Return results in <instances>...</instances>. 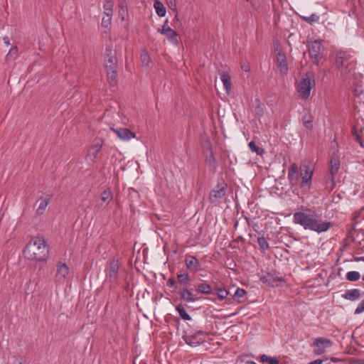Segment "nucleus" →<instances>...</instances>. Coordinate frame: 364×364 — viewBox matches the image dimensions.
Segmentation results:
<instances>
[{"label":"nucleus","instance_id":"obj_1","mask_svg":"<svg viewBox=\"0 0 364 364\" xmlns=\"http://www.w3.org/2000/svg\"><path fill=\"white\" fill-rule=\"evenodd\" d=\"M294 222L304 227L305 230L318 233L326 232L331 227L329 222L323 221L314 212H296L294 214Z\"/></svg>","mask_w":364,"mask_h":364},{"label":"nucleus","instance_id":"obj_2","mask_svg":"<svg viewBox=\"0 0 364 364\" xmlns=\"http://www.w3.org/2000/svg\"><path fill=\"white\" fill-rule=\"evenodd\" d=\"M314 173V168L309 163H304L301 165L300 174L299 168L296 164L290 166L288 171V178L292 184H297L299 176L301 178L300 187L304 190H309L311 187V181Z\"/></svg>","mask_w":364,"mask_h":364},{"label":"nucleus","instance_id":"obj_3","mask_svg":"<svg viewBox=\"0 0 364 364\" xmlns=\"http://www.w3.org/2000/svg\"><path fill=\"white\" fill-rule=\"evenodd\" d=\"M23 254L29 260L43 262L47 259L48 247L43 238L35 237L26 245Z\"/></svg>","mask_w":364,"mask_h":364},{"label":"nucleus","instance_id":"obj_4","mask_svg":"<svg viewBox=\"0 0 364 364\" xmlns=\"http://www.w3.org/2000/svg\"><path fill=\"white\" fill-rule=\"evenodd\" d=\"M104 61L109 83L110 86H115L117 77V58L113 51L112 46H108L106 47Z\"/></svg>","mask_w":364,"mask_h":364},{"label":"nucleus","instance_id":"obj_5","mask_svg":"<svg viewBox=\"0 0 364 364\" xmlns=\"http://www.w3.org/2000/svg\"><path fill=\"white\" fill-rule=\"evenodd\" d=\"M314 75L311 73L302 76L297 85V91L301 99L306 100L310 97L311 90L314 86Z\"/></svg>","mask_w":364,"mask_h":364},{"label":"nucleus","instance_id":"obj_6","mask_svg":"<svg viewBox=\"0 0 364 364\" xmlns=\"http://www.w3.org/2000/svg\"><path fill=\"white\" fill-rule=\"evenodd\" d=\"M323 48L321 46L320 41H311L309 43V53L312 62L318 65L321 60L323 58Z\"/></svg>","mask_w":364,"mask_h":364},{"label":"nucleus","instance_id":"obj_7","mask_svg":"<svg viewBox=\"0 0 364 364\" xmlns=\"http://www.w3.org/2000/svg\"><path fill=\"white\" fill-rule=\"evenodd\" d=\"M119 259L112 258L109 262V267L106 270L107 281L111 284H117L119 278Z\"/></svg>","mask_w":364,"mask_h":364},{"label":"nucleus","instance_id":"obj_8","mask_svg":"<svg viewBox=\"0 0 364 364\" xmlns=\"http://www.w3.org/2000/svg\"><path fill=\"white\" fill-rule=\"evenodd\" d=\"M201 144L205 154V161L210 167L213 169L215 168V159L213 158V154L212 150V145L210 139L206 135L201 136Z\"/></svg>","mask_w":364,"mask_h":364},{"label":"nucleus","instance_id":"obj_9","mask_svg":"<svg viewBox=\"0 0 364 364\" xmlns=\"http://www.w3.org/2000/svg\"><path fill=\"white\" fill-rule=\"evenodd\" d=\"M331 346V340L326 338H317L313 342L314 353L317 355H321Z\"/></svg>","mask_w":364,"mask_h":364},{"label":"nucleus","instance_id":"obj_10","mask_svg":"<svg viewBox=\"0 0 364 364\" xmlns=\"http://www.w3.org/2000/svg\"><path fill=\"white\" fill-rule=\"evenodd\" d=\"M246 294V291L242 289L235 287V286L229 287V295L232 296V302L237 304L245 302L247 299Z\"/></svg>","mask_w":364,"mask_h":364},{"label":"nucleus","instance_id":"obj_11","mask_svg":"<svg viewBox=\"0 0 364 364\" xmlns=\"http://www.w3.org/2000/svg\"><path fill=\"white\" fill-rule=\"evenodd\" d=\"M69 273V268L65 263L58 262L56 265L55 283L63 284Z\"/></svg>","mask_w":364,"mask_h":364},{"label":"nucleus","instance_id":"obj_12","mask_svg":"<svg viewBox=\"0 0 364 364\" xmlns=\"http://www.w3.org/2000/svg\"><path fill=\"white\" fill-rule=\"evenodd\" d=\"M183 339L187 344L191 346H197L204 342L205 334L203 331H198L193 334L186 335L183 336Z\"/></svg>","mask_w":364,"mask_h":364},{"label":"nucleus","instance_id":"obj_13","mask_svg":"<svg viewBox=\"0 0 364 364\" xmlns=\"http://www.w3.org/2000/svg\"><path fill=\"white\" fill-rule=\"evenodd\" d=\"M227 184L222 183L218 184L210 193V200L212 203L216 202L225 195Z\"/></svg>","mask_w":364,"mask_h":364},{"label":"nucleus","instance_id":"obj_14","mask_svg":"<svg viewBox=\"0 0 364 364\" xmlns=\"http://www.w3.org/2000/svg\"><path fill=\"white\" fill-rule=\"evenodd\" d=\"M340 168V161L337 156H333L330 162V174L331 179L328 184H329L330 189H332L334 186V176L338 173Z\"/></svg>","mask_w":364,"mask_h":364},{"label":"nucleus","instance_id":"obj_15","mask_svg":"<svg viewBox=\"0 0 364 364\" xmlns=\"http://www.w3.org/2000/svg\"><path fill=\"white\" fill-rule=\"evenodd\" d=\"M111 129L117 135V136L122 140H129L131 139L135 138L136 134L134 132L130 131L127 128H111Z\"/></svg>","mask_w":364,"mask_h":364},{"label":"nucleus","instance_id":"obj_16","mask_svg":"<svg viewBox=\"0 0 364 364\" xmlns=\"http://www.w3.org/2000/svg\"><path fill=\"white\" fill-rule=\"evenodd\" d=\"M277 63L279 72L283 75L286 74L288 70L287 59L281 51L277 53Z\"/></svg>","mask_w":364,"mask_h":364},{"label":"nucleus","instance_id":"obj_17","mask_svg":"<svg viewBox=\"0 0 364 364\" xmlns=\"http://www.w3.org/2000/svg\"><path fill=\"white\" fill-rule=\"evenodd\" d=\"M185 262L187 268L193 272H197L200 269V264L194 256L187 255L185 258Z\"/></svg>","mask_w":364,"mask_h":364},{"label":"nucleus","instance_id":"obj_18","mask_svg":"<svg viewBox=\"0 0 364 364\" xmlns=\"http://www.w3.org/2000/svg\"><path fill=\"white\" fill-rule=\"evenodd\" d=\"M161 34L165 35L170 41H176L177 33L168 26V20H166L161 29L158 30Z\"/></svg>","mask_w":364,"mask_h":364},{"label":"nucleus","instance_id":"obj_19","mask_svg":"<svg viewBox=\"0 0 364 364\" xmlns=\"http://www.w3.org/2000/svg\"><path fill=\"white\" fill-rule=\"evenodd\" d=\"M220 235L217 241V252L219 255L227 257L228 256V242Z\"/></svg>","mask_w":364,"mask_h":364},{"label":"nucleus","instance_id":"obj_20","mask_svg":"<svg viewBox=\"0 0 364 364\" xmlns=\"http://www.w3.org/2000/svg\"><path fill=\"white\" fill-rule=\"evenodd\" d=\"M102 147V143H97L91 146L89 149L87 157L91 161H95L97 157L98 154L101 151Z\"/></svg>","mask_w":364,"mask_h":364},{"label":"nucleus","instance_id":"obj_21","mask_svg":"<svg viewBox=\"0 0 364 364\" xmlns=\"http://www.w3.org/2000/svg\"><path fill=\"white\" fill-rule=\"evenodd\" d=\"M181 299L187 302H194L197 300V298L194 296L191 291L187 287H183L179 291Z\"/></svg>","mask_w":364,"mask_h":364},{"label":"nucleus","instance_id":"obj_22","mask_svg":"<svg viewBox=\"0 0 364 364\" xmlns=\"http://www.w3.org/2000/svg\"><path fill=\"white\" fill-rule=\"evenodd\" d=\"M50 197L49 196H46V197H41L37 203H39V205H38V207L36 210V213L38 215H43L47 205H48L49 202H50Z\"/></svg>","mask_w":364,"mask_h":364},{"label":"nucleus","instance_id":"obj_23","mask_svg":"<svg viewBox=\"0 0 364 364\" xmlns=\"http://www.w3.org/2000/svg\"><path fill=\"white\" fill-rule=\"evenodd\" d=\"M218 85H222L223 90L225 91L226 93H228V74L225 73V72L220 73V79ZM215 87L218 93L220 95L217 80H215Z\"/></svg>","mask_w":364,"mask_h":364},{"label":"nucleus","instance_id":"obj_24","mask_svg":"<svg viewBox=\"0 0 364 364\" xmlns=\"http://www.w3.org/2000/svg\"><path fill=\"white\" fill-rule=\"evenodd\" d=\"M349 57L350 56L343 51L338 52L336 60V65L338 68L345 66V63L349 59Z\"/></svg>","mask_w":364,"mask_h":364},{"label":"nucleus","instance_id":"obj_25","mask_svg":"<svg viewBox=\"0 0 364 364\" xmlns=\"http://www.w3.org/2000/svg\"><path fill=\"white\" fill-rule=\"evenodd\" d=\"M119 16L123 21L125 19V16H128V9L125 0H120L119 4Z\"/></svg>","mask_w":364,"mask_h":364},{"label":"nucleus","instance_id":"obj_26","mask_svg":"<svg viewBox=\"0 0 364 364\" xmlns=\"http://www.w3.org/2000/svg\"><path fill=\"white\" fill-rule=\"evenodd\" d=\"M154 7L159 16L164 17L166 15V10L162 2L156 0L154 4Z\"/></svg>","mask_w":364,"mask_h":364},{"label":"nucleus","instance_id":"obj_27","mask_svg":"<svg viewBox=\"0 0 364 364\" xmlns=\"http://www.w3.org/2000/svg\"><path fill=\"white\" fill-rule=\"evenodd\" d=\"M313 119L314 117L312 116V114L309 112H306L302 117L303 124L307 129H311L313 127Z\"/></svg>","mask_w":364,"mask_h":364},{"label":"nucleus","instance_id":"obj_28","mask_svg":"<svg viewBox=\"0 0 364 364\" xmlns=\"http://www.w3.org/2000/svg\"><path fill=\"white\" fill-rule=\"evenodd\" d=\"M177 277L180 284L184 286L185 287H187V286L190 283L188 274L186 272H180L177 274Z\"/></svg>","mask_w":364,"mask_h":364},{"label":"nucleus","instance_id":"obj_29","mask_svg":"<svg viewBox=\"0 0 364 364\" xmlns=\"http://www.w3.org/2000/svg\"><path fill=\"white\" fill-rule=\"evenodd\" d=\"M196 290L198 292L205 294H210L213 293L211 287L206 283L198 284Z\"/></svg>","mask_w":364,"mask_h":364},{"label":"nucleus","instance_id":"obj_30","mask_svg":"<svg viewBox=\"0 0 364 364\" xmlns=\"http://www.w3.org/2000/svg\"><path fill=\"white\" fill-rule=\"evenodd\" d=\"M100 199L108 204L112 200V193L109 188H106L100 195Z\"/></svg>","mask_w":364,"mask_h":364},{"label":"nucleus","instance_id":"obj_31","mask_svg":"<svg viewBox=\"0 0 364 364\" xmlns=\"http://www.w3.org/2000/svg\"><path fill=\"white\" fill-rule=\"evenodd\" d=\"M344 298L348 300H355L360 296V291L358 289H351L346 292Z\"/></svg>","mask_w":364,"mask_h":364},{"label":"nucleus","instance_id":"obj_32","mask_svg":"<svg viewBox=\"0 0 364 364\" xmlns=\"http://www.w3.org/2000/svg\"><path fill=\"white\" fill-rule=\"evenodd\" d=\"M176 309L178 312L180 317L185 320V321H189L191 319L190 315L186 312L185 308L181 305L178 304L176 306Z\"/></svg>","mask_w":364,"mask_h":364},{"label":"nucleus","instance_id":"obj_33","mask_svg":"<svg viewBox=\"0 0 364 364\" xmlns=\"http://www.w3.org/2000/svg\"><path fill=\"white\" fill-rule=\"evenodd\" d=\"M215 294L218 299L222 301L228 296V290L225 288L217 287L215 288Z\"/></svg>","mask_w":364,"mask_h":364},{"label":"nucleus","instance_id":"obj_34","mask_svg":"<svg viewBox=\"0 0 364 364\" xmlns=\"http://www.w3.org/2000/svg\"><path fill=\"white\" fill-rule=\"evenodd\" d=\"M263 282H269L272 286H279L282 283V279L280 278L274 279L272 277L268 276L267 277H263L262 279Z\"/></svg>","mask_w":364,"mask_h":364},{"label":"nucleus","instance_id":"obj_35","mask_svg":"<svg viewBox=\"0 0 364 364\" xmlns=\"http://www.w3.org/2000/svg\"><path fill=\"white\" fill-rule=\"evenodd\" d=\"M113 6L114 3L113 2H105L104 4V14L107 17H109L112 16L113 14Z\"/></svg>","mask_w":364,"mask_h":364},{"label":"nucleus","instance_id":"obj_36","mask_svg":"<svg viewBox=\"0 0 364 364\" xmlns=\"http://www.w3.org/2000/svg\"><path fill=\"white\" fill-rule=\"evenodd\" d=\"M248 145L252 152H255L257 155L259 156L262 154L264 150L262 148L257 146L253 141H250Z\"/></svg>","mask_w":364,"mask_h":364},{"label":"nucleus","instance_id":"obj_37","mask_svg":"<svg viewBox=\"0 0 364 364\" xmlns=\"http://www.w3.org/2000/svg\"><path fill=\"white\" fill-rule=\"evenodd\" d=\"M17 55H18V48H17V46H14L9 50V51L6 55V58H7V60H14L17 58Z\"/></svg>","mask_w":364,"mask_h":364},{"label":"nucleus","instance_id":"obj_38","mask_svg":"<svg viewBox=\"0 0 364 364\" xmlns=\"http://www.w3.org/2000/svg\"><path fill=\"white\" fill-rule=\"evenodd\" d=\"M141 63L144 65H148L151 59L146 50H143L140 55Z\"/></svg>","mask_w":364,"mask_h":364},{"label":"nucleus","instance_id":"obj_39","mask_svg":"<svg viewBox=\"0 0 364 364\" xmlns=\"http://www.w3.org/2000/svg\"><path fill=\"white\" fill-rule=\"evenodd\" d=\"M346 277L348 280L355 282L359 279L360 274L355 271L349 272L347 273Z\"/></svg>","mask_w":364,"mask_h":364},{"label":"nucleus","instance_id":"obj_40","mask_svg":"<svg viewBox=\"0 0 364 364\" xmlns=\"http://www.w3.org/2000/svg\"><path fill=\"white\" fill-rule=\"evenodd\" d=\"M166 4L175 13V17H178V9L175 0H166Z\"/></svg>","mask_w":364,"mask_h":364},{"label":"nucleus","instance_id":"obj_41","mask_svg":"<svg viewBox=\"0 0 364 364\" xmlns=\"http://www.w3.org/2000/svg\"><path fill=\"white\" fill-rule=\"evenodd\" d=\"M258 244L262 250L268 248V243L264 237L258 238Z\"/></svg>","mask_w":364,"mask_h":364},{"label":"nucleus","instance_id":"obj_42","mask_svg":"<svg viewBox=\"0 0 364 364\" xmlns=\"http://www.w3.org/2000/svg\"><path fill=\"white\" fill-rule=\"evenodd\" d=\"M111 19H112V16L107 17L105 15V16L103 17L102 21V26L105 28H107L111 23Z\"/></svg>","mask_w":364,"mask_h":364},{"label":"nucleus","instance_id":"obj_43","mask_svg":"<svg viewBox=\"0 0 364 364\" xmlns=\"http://www.w3.org/2000/svg\"><path fill=\"white\" fill-rule=\"evenodd\" d=\"M363 311H364V301H362L358 305V306L356 308V309L355 311V314H359L362 313Z\"/></svg>","mask_w":364,"mask_h":364},{"label":"nucleus","instance_id":"obj_44","mask_svg":"<svg viewBox=\"0 0 364 364\" xmlns=\"http://www.w3.org/2000/svg\"><path fill=\"white\" fill-rule=\"evenodd\" d=\"M309 22H315L318 20V16L316 14H312L310 17L305 18Z\"/></svg>","mask_w":364,"mask_h":364},{"label":"nucleus","instance_id":"obj_45","mask_svg":"<svg viewBox=\"0 0 364 364\" xmlns=\"http://www.w3.org/2000/svg\"><path fill=\"white\" fill-rule=\"evenodd\" d=\"M247 2H250L252 7L254 9H257L259 6V0H245Z\"/></svg>","mask_w":364,"mask_h":364},{"label":"nucleus","instance_id":"obj_46","mask_svg":"<svg viewBox=\"0 0 364 364\" xmlns=\"http://www.w3.org/2000/svg\"><path fill=\"white\" fill-rule=\"evenodd\" d=\"M267 363L269 364H279V360L276 357H269Z\"/></svg>","mask_w":364,"mask_h":364},{"label":"nucleus","instance_id":"obj_47","mask_svg":"<svg viewBox=\"0 0 364 364\" xmlns=\"http://www.w3.org/2000/svg\"><path fill=\"white\" fill-rule=\"evenodd\" d=\"M166 284L169 287H174L176 286V281L174 279L171 278L167 281Z\"/></svg>","mask_w":364,"mask_h":364},{"label":"nucleus","instance_id":"obj_48","mask_svg":"<svg viewBox=\"0 0 364 364\" xmlns=\"http://www.w3.org/2000/svg\"><path fill=\"white\" fill-rule=\"evenodd\" d=\"M269 356L267 355H262L260 356V361L262 363H267V360H268V358H269Z\"/></svg>","mask_w":364,"mask_h":364},{"label":"nucleus","instance_id":"obj_49","mask_svg":"<svg viewBox=\"0 0 364 364\" xmlns=\"http://www.w3.org/2000/svg\"><path fill=\"white\" fill-rule=\"evenodd\" d=\"M242 68L245 72H249L250 70V66L248 64L243 65Z\"/></svg>","mask_w":364,"mask_h":364},{"label":"nucleus","instance_id":"obj_50","mask_svg":"<svg viewBox=\"0 0 364 364\" xmlns=\"http://www.w3.org/2000/svg\"><path fill=\"white\" fill-rule=\"evenodd\" d=\"M4 43L8 46L10 45V39L8 36H4L3 38Z\"/></svg>","mask_w":364,"mask_h":364},{"label":"nucleus","instance_id":"obj_51","mask_svg":"<svg viewBox=\"0 0 364 364\" xmlns=\"http://www.w3.org/2000/svg\"><path fill=\"white\" fill-rule=\"evenodd\" d=\"M322 363H323L322 360L317 359V360H315L309 363V364H322Z\"/></svg>","mask_w":364,"mask_h":364},{"label":"nucleus","instance_id":"obj_52","mask_svg":"<svg viewBox=\"0 0 364 364\" xmlns=\"http://www.w3.org/2000/svg\"><path fill=\"white\" fill-rule=\"evenodd\" d=\"M216 326L218 327V326L222 324V320H218L215 322Z\"/></svg>","mask_w":364,"mask_h":364},{"label":"nucleus","instance_id":"obj_53","mask_svg":"<svg viewBox=\"0 0 364 364\" xmlns=\"http://www.w3.org/2000/svg\"><path fill=\"white\" fill-rule=\"evenodd\" d=\"M356 261H363L364 262V257L357 258Z\"/></svg>","mask_w":364,"mask_h":364},{"label":"nucleus","instance_id":"obj_54","mask_svg":"<svg viewBox=\"0 0 364 364\" xmlns=\"http://www.w3.org/2000/svg\"><path fill=\"white\" fill-rule=\"evenodd\" d=\"M331 360H332L333 362H335V363L338 361V360H337L336 358H331Z\"/></svg>","mask_w":364,"mask_h":364},{"label":"nucleus","instance_id":"obj_55","mask_svg":"<svg viewBox=\"0 0 364 364\" xmlns=\"http://www.w3.org/2000/svg\"><path fill=\"white\" fill-rule=\"evenodd\" d=\"M247 364H255V362L251 361V362H247Z\"/></svg>","mask_w":364,"mask_h":364},{"label":"nucleus","instance_id":"obj_56","mask_svg":"<svg viewBox=\"0 0 364 364\" xmlns=\"http://www.w3.org/2000/svg\"><path fill=\"white\" fill-rule=\"evenodd\" d=\"M105 2H113V0H105Z\"/></svg>","mask_w":364,"mask_h":364},{"label":"nucleus","instance_id":"obj_57","mask_svg":"<svg viewBox=\"0 0 364 364\" xmlns=\"http://www.w3.org/2000/svg\"><path fill=\"white\" fill-rule=\"evenodd\" d=\"M218 114L220 117V109H219V111H218Z\"/></svg>","mask_w":364,"mask_h":364},{"label":"nucleus","instance_id":"obj_58","mask_svg":"<svg viewBox=\"0 0 364 364\" xmlns=\"http://www.w3.org/2000/svg\"><path fill=\"white\" fill-rule=\"evenodd\" d=\"M363 281H364V275H363Z\"/></svg>","mask_w":364,"mask_h":364}]
</instances>
